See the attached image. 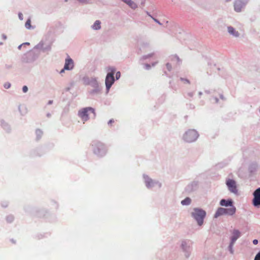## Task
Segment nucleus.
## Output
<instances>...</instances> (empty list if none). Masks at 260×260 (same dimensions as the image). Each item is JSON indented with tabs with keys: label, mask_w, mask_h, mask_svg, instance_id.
<instances>
[{
	"label": "nucleus",
	"mask_w": 260,
	"mask_h": 260,
	"mask_svg": "<svg viewBox=\"0 0 260 260\" xmlns=\"http://www.w3.org/2000/svg\"><path fill=\"white\" fill-rule=\"evenodd\" d=\"M244 4L241 0H237L234 5L235 10L237 12H240Z\"/></svg>",
	"instance_id": "9d476101"
},
{
	"label": "nucleus",
	"mask_w": 260,
	"mask_h": 260,
	"mask_svg": "<svg viewBox=\"0 0 260 260\" xmlns=\"http://www.w3.org/2000/svg\"><path fill=\"white\" fill-rule=\"evenodd\" d=\"M84 2H85V0H82V3Z\"/></svg>",
	"instance_id": "b1692460"
},
{
	"label": "nucleus",
	"mask_w": 260,
	"mask_h": 260,
	"mask_svg": "<svg viewBox=\"0 0 260 260\" xmlns=\"http://www.w3.org/2000/svg\"><path fill=\"white\" fill-rule=\"evenodd\" d=\"M113 122H114V120L113 119H111V120H109V121L108 122V124H111Z\"/></svg>",
	"instance_id": "aec40b11"
},
{
	"label": "nucleus",
	"mask_w": 260,
	"mask_h": 260,
	"mask_svg": "<svg viewBox=\"0 0 260 260\" xmlns=\"http://www.w3.org/2000/svg\"><path fill=\"white\" fill-rule=\"evenodd\" d=\"M192 216L197 221L198 224L201 225L203 223V220L206 216V212L202 209L196 208L192 213Z\"/></svg>",
	"instance_id": "f03ea898"
},
{
	"label": "nucleus",
	"mask_w": 260,
	"mask_h": 260,
	"mask_svg": "<svg viewBox=\"0 0 260 260\" xmlns=\"http://www.w3.org/2000/svg\"><path fill=\"white\" fill-rule=\"evenodd\" d=\"M220 204L221 206H231V207H232L233 206V202L231 200H228V201H226L224 199H222L220 201Z\"/></svg>",
	"instance_id": "9b49d317"
},
{
	"label": "nucleus",
	"mask_w": 260,
	"mask_h": 260,
	"mask_svg": "<svg viewBox=\"0 0 260 260\" xmlns=\"http://www.w3.org/2000/svg\"><path fill=\"white\" fill-rule=\"evenodd\" d=\"M92 147L93 153L99 156L105 154L107 151L105 145L100 142H94Z\"/></svg>",
	"instance_id": "f257e3e1"
},
{
	"label": "nucleus",
	"mask_w": 260,
	"mask_h": 260,
	"mask_svg": "<svg viewBox=\"0 0 260 260\" xmlns=\"http://www.w3.org/2000/svg\"><path fill=\"white\" fill-rule=\"evenodd\" d=\"M115 71L112 70L110 73H109L106 78L105 80V83L106 85V88L108 90H109L110 87H111L112 85L114 83V74Z\"/></svg>",
	"instance_id": "423d86ee"
},
{
	"label": "nucleus",
	"mask_w": 260,
	"mask_h": 260,
	"mask_svg": "<svg viewBox=\"0 0 260 260\" xmlns=\"http://www.w3.org/2000/svg\"><path fill=\"white\" fill-rule=\"evenodd\" d=\"M175 57L176 58V59H177L178 61H179V60H180V59H179V57H178V56H175Z\"/></svg>",
	"instance_id": "4be33fe9"
},
{
	"label": "nucleus",
	"mask_w": 260,
	"mask_h": 260,
	"mask_svg": "<svg viewBox=\"0 0 260 260\" xmlns=\"http://www.w3.org/2000/svg\"><path fill=\"white\" fill-rule=\"evenodd\" d=\"M95 117L94 110L90 107L85 108L82 110V121L84 122L89 118H94Z\"/></svg>",
	"instance_id": "7ed1b4c3"
},
{
	"label": "nucleus",
	"mask_w": 260,
	"mask_h": 260,
	"mask_svg": "<svg viewBox=\"0 0 260 260\" xmlns=\"http://www.w3.org/2000/svg\"><path fill=\"white\" fill-rule=\"evenodd\" d=\"M252 204L255 207L260 206V188L256 189L253 193Z\"/></svg>",
	"instance_id": "0eeeda50"
},
{
	"label": "nucleus",
	"mask_w": 260,
	"mask_h": 260,
	"mask_svg": "<svg viewBox=\"0 0 260 260\" xmlns=\"http://www.w3.org/2000/svg\"><path fill=\"white\" fill-rule=\"evenodd\" d=\"M226 184L231 192L235 194L237 193L238 189L237 188L236 183L234 180L232 179H228L226 181Z\"/></svg>",
	"instance_id": "6e6552de"
},
{
	"label": "nucleus",
	"mask_w": 260,
	"mask_h": 260,
	"mask_svg": "<svg viewBox=\"0 0 260 260\" xmlns=\"http://www.w3.org/2000/svg\"><path fill=\"white\" fill-rule=\"evenodd\" d=\"M124 3H125L126 4H127L132 9H136L137 7V6L136 3H135L134 2L132 1L131 0H122Z\"/></svg>",
	"instance_id": "ddd939ff"
},
{
	"label": "nucleus",
	"mask_w": 260,
	"mask_h": 260,
	"mask_svg": "<svg viewBox=\"0 0 260 260\" xmlns=\"http://www.w3.org/2000/svg\"><path fill=\"white\" fill-rule=\"evenodd\" d=\"M253 244H254V245H256V244H257V243H258V240H256V239H254V240H253Z\"/></svg>",
	"instance_id": "6ab92c4d"
},
{
	"label": "nucleus",
	"mask_w": 260,
	"mask_h": 260,
	"mask_svg": "<svg viewBox=\"0 0 260 260\" xmlns=\"http://www.w3.org/2000/svg\"><path fill=\"white\" fill-rule=\"evenodd\" d=\"M155 21L156 22H158L159 24H160V23H159L158 21H157V20L155 19Z\"/></svg>",
	"instance_id": "5701e85b"
},
{
	"label": "nucleus",
	"mask_w": 260,
	"mask_h": 260,
	"mask_svg": "<svg viewBox=\"0 0 260 260\" xmlns=\"http://www.w3.org/2000/svg\"><path fill=\"white\" fill-rule=\"evenodd\" d=\"M92 28L95 30L100 29L101 28V22L96 20L92 26Z\"/></svg>",
	"instance_id": "4468645a"
},
{
	"label": "nucleus",
	"mask_w": 260,
	"mask_h": 260,
	"mask_svg": "<svg viewBox=\"0 0 260 260\" xmlns=\"http://www.w3.org/2000/svg\"><path fill=\"white\" fill-rule=\"evenodd\" d=\"M166 67L167 68V69L169 70V71H171V69H172V66H171V64L169 63H167L166 64Z\"/></svg>",
	"instance_id": "dca6fc26"
},
{
	"label": "nucleus",
	"mask_w": 260,
	"mask_h": 260,
	"mask_svg": "<svg viewBox=\"0 0 260 260\" xmlns=\"http://www.w3.org/2000/svg\"><path fill=\"white\" fill-rule=\"evenodd\" d=\"M198 137V133L195 130L191 129L186 132L184 135V140L188 142L195 141Z\"/></svg>",
	"instance_id": "39448f33"
},
{
	"label": "nucleus",
	"mask_w": 260,
	"mask_h": 260,
	"mask_svg": "<svg viewBox=\"0 0 260 260\" xmlns=\"http://www.w3.org/2000/svg\"><path fill=\"white\" fill-rule=\"evenodd\" d=\"M191 203V200L189 198H186L181 201V204L183 205H188Z\"/></svg>",
	"instance_id": "2eb2a0df"
},
{
	"label": "nucleus",
	"mask_w": 260,
	"mask_h": 260,
	"mask_svg": "<svg viewBox=\"0 0 260 260\" xmlns=\"http://www.w3.org/2000/svg\"><path fill=\"white\" fill-rule=\"evenodd\" d=\"M228 32L233 36L235 37H238L239 34L237 31H236L235 28H234L232 26H229L228 27Z\"/></svg>",
	"instance_id": "f8f14e48"
},
{
	"label": "nucleus",
	"mask_w": 260,
	"mask_h": 260,
	"mask_svg": "<svg viewBox=\"0 0 260 260\" xmlns=\"http://www.w3.org/2000/svg\"><path fill=\"white\" fill-rule=\"evenodd\" d=\"M236 212V208L234 206H232L229 208H219L218 209L217 211L216 212L214 217L217 218L218 216L224 214H228L230 215H232L235 214Z\"/></svg>",
	"instance_id": "20e7f679"
},
{
	"label": "nucleus",
	"mask_w": 260,
	"mask_h": 260,
	"mask_svg": "<svg viewBox=\"0 0 260 260\" xmlns=\"http://www.w3.org/2000/svg\"><path fill=\"white\" fill-rule=\"evenodd\" d=\"M254 260H260V252L256 255Z\"/></svg>",
	"instance_id": "f3484780"
},
{
	"label": "nucleus",
	"mask_w": 260,
	"mask_h": 260,
	"mask_svg": "<svg viewBox=\"0 0 260 260\" xmlns=\"http://www.w3.org/2000/svg\"><path fill=\"white\" fill-rule=\"evenodd\" d=\"M241 235L240 232L237 230H234L232 233L231 237V244H233L238 238L240 237Z\"/></svg>",
	"instance_id": "1a4fd4ad"
},
{
	"label": "nucleus",
	"mask_w": 260,
	"mask_h": 260,
	"mask_svg": "<svg viewBox=\"0 0 260 260\" xmlns=\"http://www.w3.org/2000/svg\"><path fill=\"white\" fill-rule=\"evenodd\" d=\"M120 77V73L119 72H118L116 74V78L117 79H118Z\"/></svg>",
	"instance_id": "a211bd4d"
},
{
	"label": "nucleus",
	"mask_w": 260,
	"mask_h": 260,
	"mask_svg": "<svg viewBox=\"0 0 260 260\" xmlns=\"http://www.w3.org/2000/svg\"><path fill=\"white\" fill-rule=\"evenodd\" d=\"M185 244H186V243H185V242H183V243H182V247H183V248H184V246Z\"/></svg>",
	"instance_id": "412c9836"
}]
</instances>
